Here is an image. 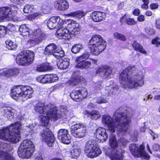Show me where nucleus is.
Returning <instances> with one entry per match:
<instances>
[{
    "label": "nucleus",
    "mask_w": 160,
    "mask_h": 160,
    "mask_svg": "<svg viewBox=\"0 0 160 160\" xmlns=\"http://www.w3.org/2000/svg\"><path fill=\"white\" fill-rule=\"evenodd\" d=\"M65 23L59 17H53L50 18L47 21V26L50 29L59 28L58 30L63 29Z\"/></svg>",
    "instance_id": "nucleus-14"
},
{
    "label": "nucleus",
    "mask_w": 160,
    "mask_h": 160,
    "mask_svg": "<svg viewBox=\"0 0 160 160\" xmlns=\"http://www.w3.org/2000/svg\"><path fill=\"white\" fill-rule=\"evenodd\" d=\"M149 133L153 137V138H156L157 137V135L153 132L152 130H150Z\"/></svg>",
    "instance_id": "nucleus-61"
},
{
    "label": "nucleus",
    "mask_w": 160,
    "mask_h": 160,
    "mask_svg": "<svg viewBox=\"0 0 160 160\" xmlns=\"http://www.w3.org/2000/svg\"><path fill=\"white\" fill-rule=\"evenodd\" d=\"M34 57L33 52L30 51H24L17 55L16 58V62L19 65H28L32 63Z\"/></svg>",
    "instance_id": "nucleus-9"
},
{
    "label": "nucleus",
    "mask_w": 160,
    "mask_h": 160,
    "mask_svg": "<svg viewBox=\"0 0 160 160\" xmlns=\"http://www.w3.org/2000/svg\"><path fill=\"white\" fill-rule=\"evenodd\" d=\"M48 78V83H50L58 81V78L56 74H47Z\"/></svg>",
    "instance_id": "nucleus-42"
},
{
    "label": "nucleus",
    "mask_w": 160,
    "mask_h": 160,
    "mask_svg": "<svg viewBox=\"0 0 160 160\" xmlns=\"http://www.w3.org/2000/svg\"><path fill=\"white\" fill-rule=\"evenodd\" d=\"M52 68L48 64H42L38 66L37 70L40 72H44L48 71L51 70Z\"/></svg>",
    "instance_id": "nucleus-34"
},
{
    "label": "nucleus",
    "mask_w": 160,
    "mask_h": 160,
    "mask_svg": "<svg viewBox=\"0 0 160 160\" xmlns=\"http://www.w3.org/2000/svg\"><path fill=\"white\" fill-rule=\"evenodd\" d=\"M107 66H104L99 67L96 71V73L101 75H103Z\"/></svg>",
    "instance_id": "nucleus-48"
},
{
    "label": "nucleus",
    "mask_w": 160,
    "mask_h": 160,
    "mask_svg": "<svg viewBox=\"0 0 160 160\" xmlns=\"http://www.w3.org/2000/svg\"><path fill=\"white\" fill-rule=\"evenodd\" d=\"M150 8L152 10L157 9L158 7V5L157 3H152L150 6Z\"/></svg>",
    "instance_id": "nucleus-56"
},
{
    "label": "nucleus",
    "mask_w": 160,
    "mask_h": 160,
    "mask_svg": "<svg viewBox=\"0 0 160 160\" xmlns=\"http://www.w3.org/2000/svg\"><path fill=\"white\" fill-rule=\"evenodd\" d=\"M6 28L3 26H0V37L4 36L6 32Z\"/></svg>",
    "instance_id": "nucleus-51"
},
{
    "label": "nucleus",
    "mask_w": 160,
    "mask_h": 160,
    "mask_svg": "<svg viewBox=\"0 0 160 160\" xmlns=\"http://www.w3.org/2000/svg\"><path fill=\"white\" fill-rule=\"evenodd\" d=\"M102 118V124L111 132H114L117 128L118 134L122 135L125 133L130 122V118L127 114L122 112L119 109L116 111L113 117L108 115H104Z\"/></svg>",
    "instance_id": "nucleus-1"
},
{
    "label": "nucleus",
    "mask_w": 160,
    "mask_h": 160,
    "mask_svg": "<svg viewBox=\"0 0 160 160\" xmlns=\"http://www.w3.org/2000/svg\"><path fill=\"white\" fill-rule=\"evenodd\" d=\"M86 125L83 123H77L71 126V132L75 137L82 138L85 136L86 134Z\"/></svg>",
    "instance_id": "nucleus-11"
},
{
    "label": "nucleus",
    "mask_w": 160,
    "mask_h": 160,
    "mask_svg": "<svg viewBox=\"0 0 160 160\" xmlns=\"http://www.w3.org/2000/svg\"><path fill=\"white\" fill-rule=\"evenodd\" d=\"M129 148L132 154L135 157H142L146 159H148L149 158V156L144 150V147L142 145L139 146L132 144L129 145Z\"/></svg>",
    "instance_id": "nucleus-13"
},
{
    "label": "nucleus",
    "mask_w": 160,
    "mask_h": 160,
    "mask_svg": "<svg viewBox=\"0 0 160 160\" xmlns=\"http://www.w3.org/2000/svg\"><path fill=\"white\" fill-rule=\"evenodd\" d=\"M132 47L135 50L138 51L143 54H146V52L142 47L136 41L133 42L132 44Z\"/></svg>",
    "instance_id": "nucleus-37"
},
{
    "label": "nucleus",
    "mask_w": 160,
    "mask_h": 160,
    "mask_svg": "<svg viewBox=\"0 0 160 160\" xmlns=\"http://www.w3.org/2000/svg\"><path fill=\"white\" fill-rule=\"evenodd\" d=\"M23 86H15L12 89L11 96L14 99H17L21 97L23 98Z\"/></svg>",
    "instance_id": "nucleus-23"
},
{
    "label": "nucleus",
    "mask_w": 160,
    "mask_h": 160,
    "mask_svg": "<svg viewBox=\"0 0 160 160\" xmlns=\"http://www.w3.org/2000/svg\"><path fill=\"white\" fill-rule=\"evenodd\" d=\"M153 99L157 100H160V94H158L155 95Z\"/></svg>",
    "instance_id": "nucleus-63"
},
{
    "label": "nucleus",
    "mask_w": 160,
    "mask_h": 160,
    "mask_svg": "<svg viewBox=\"0 0 160 160\" xmlns=\"http://www.w3.org/2000/svg\"><path fill=\"white\" fill-rule=\"evenodd\" d=\"M70 84L72 86L76 85L79 82V81L74 77H72L69 81Z\"/></svg>",
    "instance_id": "nucleus-53"
},
{
    "label": "nucleus",
    "mask_w": 160,
    "mask_h": 160,
    "mask_svg": "<svg viewBox=\"0 0 160 160\" xmlns=\"http://www.w3.org/2000/svg\"><path fill=\"white\" fill-rule=\"evenodd\" d=\"M45 53L46 54H52L57 58L63 57L64 52L62 48L60 47H57L54 43H51L48 45L45 48Z\"/></svg>",
    "instance_id": "nucleus-12"
},
{
    "label": "nucleus",
    "mask_w": 160,
    "mask_h": 160,
    "mask_svg": "<svg viewBox=\"0 0 160 160\" xmlns=\"http://www.w3.org/2000/svg\"><path fill=\"white\" fill-rule=\"evenodd\" d=\"M146 32L149 35L153 34L155 32L154 30L152 28H147L146 29Z\"/></svg>",
    "instance_id": "nucleus-55"
},
{
    "label": "nucleus",
    "mask_w": 160,
    "mask_h": 160,
    "mask_svg": "<svg viewBox=\"0 0 160 160\" xmlns=\"http://www.w3.org/2000/svg\"><path fill=\"white\" fill-rule=\"evenodd\" d=\"M89 56V53L88 52H87L77 58L76 60V61H85L84 60L88 58Z\"/></svg>",
    "instance_id": "nucleus-46"
},
{
    "label": "nucleus",
    "mask_w": 160,
    "mask_h": 160,
    "mask_svg": "<svg viewBox=\"0 0 160 160\" xmlns=\"http://www.w3.org/2000/svg\"><path fill=\"white\" fill-rule=\"evenodd\" d=\"M152 13L150 11L148 10L145 13V15L148 16H150L152 15Z\"/></svg>",
    "instance_id": "nucleus-62"
},
{
    "label": "nucleus",
    "mask_w": 160,
    "mask_h": 160,
    "mask_svg": "<svg viewBox=\"0 0 160 160\" xmlns=\"http://www.w3.org/2000/svg\"><path fill=\"white\" fill-rule=\"evenodd\" d=\"M35 160H43L42 156L41 155H39L35 158Z\"/></svg>",
    "instance_id": "nucleus-64"
},
{
    "label": "nucleus",
    "mask_w": 160,
    "mask_h": 160,
    "mask_svg": "<svg viewBox=\"0 0 160 160\" xmlns=\"http://www.w3.org/2000/svg\"><path fill=\"white\" fill-rule=\"evenodd\" d=\"M21 125V123L18 122L0 129V139L14 143L20 141L21 139L20 132Z\"/></svg>",
    "instance_id": "nucleus-4"
},
{
    "label": "nucleus",
    "mask_w": 160,
    "mask_h": 160,
    "mask_svg": "<svg viewBox=\"0 0 160 160\" xmlns=\"http://www.w3.org/2000/svg\"><path fill=\"white\" fill-rule=\"evenodd\" d=\"M58 138L62 143L66 144L70 143L71 139L68 134V131L65 129H62L58 132Z\"/></svg>",
    "instance_id": "nucleus-19"
},
{
    "label": "nucleus",
    "mask_w": 160,
    "mask_h": 160,
    "mask_svg": "<svg viewBox=\"0 0 160 160\" xmlns=\"http://www.w3.org/2000/svg\"><path fill=\"white\" fill-rule=\"evenodd\" d=\"M152 44L155 45L156 46H158L160 45V38L156 37L152 40Z\"/></svg>",
    "instance_id": "nucleus-52"
},
{
    "label": "nucleus",
    "mask_w": 160,
    "mask_h": 160,
    "mask_svg": "<svg viewBox=\"0 0 160 160\" xmlns=\"http://www.w3.org/2000/svg\"><path fill=\"white\" fill-rule=\"evenodd\" d=\"M139 13V10L138 9H135L133 12V14L135 16H138Z\"/></svg>",
    "instance_id": "nucleus-60"
},
{
    "label": "nucleus",
    "mask_w": 160,
    "mask_h": 160,
    "mask_svg": "<svg viewBox=\"0 0 160 160\" xmlns=\"http://www.w3.org/2000/svg\"><path fill=\"white\" fill-rule=\"evenodd\" d=\"M69 65V60L68 58H63L60 59L57 64L58 68L61 69H65L68 68Z\"/></svg>",
    "instance_id": "nucleus-27"
},
{
    "label": "nucleus",
    "mask_w": 160,
    "mask_h": 160,
    "mask_svg": "<svg viewBox=\"0 0 160 160\" xmlns=\"http://www.w3.org/2000/svg\"><path fill=\"white\" fill-rule=\"evenodd\" d=\"M41 7V12L30 15L28 17L29 19L32 20L37 18H39L44 14H47L50 12V8L48 5L42 4Z\"/></svg>",
    "instance_id": "nucleus-20"
},
{
    "label": "nucleus",
    "mask_w": 160,
    "mask_h": 160,
    "mask_svg": "<svg viewBox=\"0 0 160 160\" xmlns=\"http://www.w3.org/2000/svg\"><path fill=\"white\" fill-rule=\"evenodd\" d=\"M160 148L159 145L157 144H154L152 146L153 150L155 151H158Z\"/></svg>",
    "instance_id": "nucleus-58"
},
{
    "label": "nucleus",
    "mask_w": 160,
    "mask_h": 160,
    "mask_svg": "<svg viewBox=\"0 0 160 160\" xmlns=\"http://www.w3.org/2000/svg\"><path fill=\"white\" fill-rule=\"evenodd\" d=\"M37 7V6L36 5H32L28 4L25 6L23 11L25 13L30 14L36 9Z\"/></svg>",
    "instance_id": "nucleus-35"
},
{
    "label": "nucleus",
    "mask_w": 160,
    "mask_h": 160,
    "mask_svg": "<svg viewBox=\"0 0 160 160\" xmlns=\"http://www.w3.org/2000/svg\"><path fill=\"white\" fill-rule=\"evenodd\" d=\"M19 30L20 32H22V35L23 36H25L28 35V36H30V34H31L32 32V30H30L25 24L21 25L19 28Z\"/></svg>",
    "instance_id": "nucleus-32"
},
{
    "label": "nucleus",
    "mask_w": 160,
    "mask_h": 160,
    "mask_svg": "<svg viewBox=\"0 0 160 160\" xmlns=\"http://www.w3.org/2000/svg\"><path fill=\"white\" fill-rule=\"evenodd\" d=\"M83 113L87 117L93 120H97L101 116V114L98 111L94 110L91 112L85 110L83 111Z\"/></svg>",
    "instance_id": "nucleus-26"
},
{
    "label": "nucleus",
    "mask_w": 160,
    "mask_h": 160,
    "mask_svg": "<svg viewBox=\"0 0 160 160\" xmlns=\"http://www.w3.org/2000/svg\"><path fill=\"white\" fill-rule=\"evenodd\" d=\"M0 148L1 149H0V151H4L7 153H9L8 151L11 150L12 147L9 144L0 142Z\"/></svg>",
    "instance_id": "nucleus-38"
},
{
    "label": "nucleus",
    "mask_w": 160,
    "mask_h": 160,
    "mask_svg": "<svg viewBox=\"0 0 160 160\" xmlns=\"http://www.w3.org/2000/svg\"><path fill=\"white\" fill-rule=\"evenodd\" d=\"M138 21L139 22H142L145 20V17L144 15H141L139 16L137 18Z\"/></svg>",
    "instance_id": "nucleus-57"
},
{
    "label": "nucleus",
    "mask_w": 160,
    "mask_h": 160,
    "mask_svg": "<svg viewBox=\"0 0 160 160\" xmlns=\"http://www.w3.org/2000/svg\"><path fill=\"white\" fill-rule=\"evenodd\" d=\"M54 7L57 10L64 11L68 8L69 5L66 0H57L54 3Z\"/></svg>",
    "instance_id": "nucleus-24"
},
{
    "label": "nucleus",
    "mask_w": 160,
    "mask_h": 160,
    "mask_svg": "<svg viewBox=\"0 0 160 160\" xmlns=\"http://www.w3.org/2000/svg\"><path fill=\"white\" fill-rule=\"evenodd\" d=\"M86 13V12L82 11H79L71 12L69 14V15L70 16L76 17L79 18H81L85 15Z\"/></svg>",
    "instance_id": "nucleus-39"
},
{
    "label": "nucleus",
    "mask_w": 160,
    "mask_h": 160,
    "mask_svg": "<svg viewBox=\"0 0 160 160\" xmlns=\"http://www.w3.org/2000/svg\"><path fill=\"white\" fill-rule=\"evenodd\" d=\"M0 159L1 160H16L15 157L11 153H7L0 150Z\"/></svg>",
    "instance_id": "nucleus-30"
},
{
    "label": "nucleus",
    "mask_w": 160,
    "mask_h": 160,
    "mask_svg": "<svg viewBox=\"0 0 160 160\" xmlns=\"http://www.w3.org/2000/svg\"><path fill=\"white\" fill-rule=\"evenodd\" d=\"M36 111L42 115L40 116V120L43 126H47L51 119L54 121L63 117L67 112V109L63 107L60 111L57 110L56 107L51 104L45 106L43 103H39L35 107Z\"/></svg>",
    "instance_id": "nucleus-3"
},
{
    "label": "nucleus",
    "mask_w": 160,
    "mask_h": 160,
    "mask_svg": "<svg viewBox=\"0 0 160 160\" xmlns=\"http://www.w3.org/2000/svg\"><path fill=\"white\" fill-rule=\"evenodd\" d=\"M3 110L7 111L5 113H7V118L10 120H12L14 117L15 114H16V110L11 107H4Z\"/></svg>",
    "instance_id": "nucleus-28"
},
{
    "label": "nucleus",
    "mask_w": 160,
    "mask_h": 160,
    "mask_svg": "<svg viewBox=\"0 0 160 160\" xmlns=\"http://www.w3.org/2000/svg\"><path fill=\"white\" fill-rule=\"evenodd\" d=\"M118 143H121V145L122 146H124L126 144L128 143V141L125 139L122 138H120L118 142Z\"/></svg>",
    "instance_id": "nucleus-54"
},
{
    "label": "nucleus",
    "mask_w": 160,
    "mask_h": 160,
    "mask_svg": "<svg viewBox=\"0 0 160 160\" xmlns=\"http://www.w3.org/2000/svg\"><path fill=\"white\" fill-rule=\"evenodd\" d=\"M23 98H31L32 97L33 90L32 88L29 86H23Z\"/></svg>",
    "instance_id": "nucleus-29"
},
{
    "label": "nucleus",
    "mask_w": 160,
    "mask_h": 160,
    "mask_svg": "<svg viewBox=\"0 0 160 160\" xmlns=\"http://www.w3.org/2000/svg\"><path fill=\"white\" fill-rule=\"evenodd\" d=\"M156 27L157 28L160 29V18L156 20Z\"/></svg>",
    "instance_id": "nucleus-59"
},
{
    "label": "nucleus",
    "mask_w": 160,
    "mask_h": 160,
    "mask_svg": "<svg viewBox=\"0 0 160 160\" xmlns=\"http://www.w3.org/2000/svg\"><path fill=\"white\" fill-rule=\"evenodd\" d=\"M33 143L30 140H25L20 145L18 150V154L22 158H29L34 150Z\"/></svg>",
    "instance_id": "nucleus-7"
},
{
    "label": "nucleus",
    "mask_w": 160,
    "mask_h": 160,
    "mask_svg": "<svg viewBox=\"0 0 160 160\" xmlns=\"http://www.w3.org/2000/svg\"><path fill=\"white\" fill-rule=\"evenodd\" d=\"M84 48L83 46L80 44H77L74 45L72 47L71 51L72 53H76Z\"/></svg>",
    "instance_id": "nucleus-41"
},
{
    "label": "nucleus",
    "mask_w": 160,
    "mask_h": 160,
    "mask_svg": "<svg viewBox=\"0 0 160 160\" xmlns=\"http://www.w3.org/2000/svg\"><path fill=\"white\" fill-rule=\"evenodd\" d=\"M40 136L42 140L46 142L49 147L52 146L55 138L51 131L47 129H44L41 132Z\"/></svg>",
    "instance_id": "nucleus-15"
},
{
    "label": "nucleus",
    "mask_w": 160,
    "mask_h": 160,
    "mask_svg": "<svg viewBox=\"0 0 160 160\" xmlns=\"http://www.w3.org/2000/svg\"><path fill=\"white\" fill-rule=\"evenodd\" d=\"M106 97V95H102L97 99V103L99 104L107 103L108 101Z\"/></svg>",
    "instance_id": "nucleus-47"
},
{
    "label": "nucleus",
    "mask_w": 160,
    "mask_h": 160,
    "mask_svg": "<svg viewBox=\"0 0 160 160\" xmlns=\"http://www.w3.org/2000/svg\"><path fill=\"white\" fill-rule=\"evenodd\" d=\"M92 19L95 22H98L105 19V14L104 13L101 12H94L91 14Z\"/></svg>",
    "instance_id": "nucleus-25"
},
{
    "label": "nucleus",
    "mask_w": 160,
    "mask_h": 160,
    "mask_svg": "<svg viewBox=\"0 0 160 160\" xmlns=\"http://www.w3.org/2000/svg\"><path fill=\"white\" fill-rule=\"evenodd\" d=\"M18 9L16 6L0 8V21L6 18L14 19Z\"/></svg>",
    "instance_id": "nucleus-10"
},
{
    "label": "nucleus",
    "mask_w": 160,
    "mask_h": 160,
    "mask_svg": "<svg viewBox=\"0 0 160 160\" xmlns=\"http://www.w3.org/2000/svg\"><path fill=\"white\" fill-rule=\"evenodd\" d=\"M63 29L58 30L56 36L59 39H69L78 34L80 30L79 24L76 21L68 20L65 22Z\"/></svg>",
    "instance_id": "nucleus-5"
},
{
    "label": "nucleus",
    "mask_w": 160,
    "mask_h": 160,
    "mask_svg": "<svg viewBox=\"0 0 160 160\" xmlns=\"http://www.w3.org/2000/svg\"><path fill=\"white\" fill-rule=\"evenodd\" d=\"M124 151L121 149H109L105 152L106 155L110 158L111 160H122Z\"/></svg>",
    "instance_id": "nucleus-17"
},
{
    "label": "nucleus",
    "mask_w": 160,
    "mask_h": 160,
    "mask_svg": "<svg viewBox=\"0 0 160 160\" xmlns=\"http://www.w3.org/2000/svg\"><path fill=\"white\" fill-rule=\"evenodd\" d=\"M48 78L47 75H43L39 76L37 78V81L40 83L44 84L48 83Z\"/></svg>",
    "instance_id": "nucleus-40"
},
{
    "label": "nucleus",
    "mask_w": 160,
    "mask_h": 160,
    "mask_svg": "<svg viewBox=\"0 0 160 160\" xmlns=\"http://www.w3.org/2000/svg\"><path fill=\"white\" fill-rule=\"evenodd\" d=\"M125 22L127 24L130 25H135L137 22L133 18H127L125 20Z\"/></svg>",
    "instance_id": "nucleus-49"
},
{
    "label": "nucleus",
    "mask_w": 160,
    "mask_h": 160,
    "mask_svg": "<svg viewBox=\"0 0 160 160\" xmlns=\"http://www.w3.org/2000/svg\"><path fill=\"white\" fill-rule=\"evenodd\" d=\"M88 94L87 89L83 88L81 90H75L70 94L71 98L76 102H78L86 98Z\"/></svg>",
    "instance_id": "nucleus-18"
},
{
    "label": "nucleus",
    "mask_w": 160,
    "mask_h": 160,
    "mask_svg": "<svg viewBox=\"0 0 160 160\" xmlns=\"http://www.w3.org/2000/svg\"><path fill=\"white\" fill-rule=\"evenodd\" d=\"M27 128L26 129L28 131L30 132L31 134L36 132L35 127L33 124H30L27 126Z\"/></svg>",
    "instance_id": "nucleus-50"
},
{
    "label": "nucleus",
    "mask_w": 160,
    "mask_h": 160,
    "mask_svg": "<svg viewBox=\"0 0 160 160\" xmlns=\"http://www.w3.org/2000/svg\"><path fill=\"white\" fill-rule=\"evenodd\" d=\"M81 151V149L80 147L79 146H74V149L71 151V154L72 156V158H74L73 156L78 157L80 155Z\"/></svg>",
    "instance_id": "nucleus-36"
},
{
    "label": "nucleus",
    "mask_w": 160,
    "mask_h": 160,
    "mask_svg": "<svg viewBox=\"0 0 160 160\" xmlns=\"http://www.w3.org/2000/svg\"><path fill=\"white\" fill-rule=\"evenodd\" d=\"M95 134L96 138L102 142L106 141L108 138L106 129L102 128H98L96 130Z\"/></svg>",
    "instance_id": "nucleus-21"
},
{
    "label": "nucleus",
    "mask_w": 160,
    "mask_h": 160,
    "mask_svg": "<svg viewBox=\"0 0 160 160\" xmlns=\"http://www.w3.org/2000/svg\"><path fill=\"white\" fill-rule=\"evenodd\" d=\"M30 37L31 38L28 41V42L32 46L36 44L41 41L44 37L40 29L35 30L33 32L32 31Z\"/></svg>",
    "instance_id": "nucleus-16"
},
{
    "label": "nucleus",
    "mask_w": 160,
    "mask_h": 160,
    "mask_svg": "<svg viewBox=\"0 0 160 160\" xmlns=\"http://www.w3.org/2000/svg\"><path fill=\"white\" fill-rule=\"evenodd\" d=\"M84 151L85 155L91 158L98 157L102 153V151L98 145L94 141L91 140L86 142Z\"/></svg>",
    "instance_id": "nucleus-8"
},
{
    "label": "nucleus",
    "mask_w": 160,
    "mask_h": 160,
    "mask_svg": "<svg viewBox=\"0 0 160 160\" xmlns=\"http://www.w3.org/2000/svg\"><path fill=\"white\" fill-rule=\"evenodd\" d=\"M19 73V70L15 68L12 69L5 68L0 70V75L7 78L16 76Z\"/></svg>",
    "instance_id": "nucleus-22"
},
{
    "label": "nucleus",
    "mask_w": 160,
    "mask_h": 160,
    "mask_svg": "<svg viewBox=\"0 0 160 160\" xmlns=\"http://www.w3.org/2000/svg\"><path fill=\"white\" fill-rule=\"evenodd\" d=\"M77 63L76 67L83 69H87L91 65V62L88 61H76Z\"/></svg>",
    "instance_id": "nucleus-31"
},
{
    "label": "nucleus",
    "mask_w": 160,
    "mask_h": 160,
    "mask_svg": "<svg viewBox=\"0 0 160 160\" xmlns=\"http://www.w3.org/2000/svg\"><path fill=\"white\" fill-rule=\"evenodd\" d=\"M143 78L141 71L134 66H130L120 74V83L123 88H136L144 84Z\"/></svg>",
    "instance_id": "nucleus-2"
},
{
    "label": "nucleus",
    "mask_w": 160,
    "mask_h": 160,
    "mask_svg": "<svg viewBox=\"0 0 160 160\" xmlns=\"http://www.w3.org/2000/svg\"><path fill=\"white\" fill-rule=\"evenodd\" d=\"M112 71V68H111L107 66L103 74V77L104 78H107L110 77Z\"/></svg>",
    "instance_id": "nucleus-44"
},
{
    "label": "nucleus",
    "mask_w": 160,
    "mask_h": 160,
    "mask_svg": "<svg viewBox=\"0 0 160 160\" xmlns=\"http://www.w3.org/2000/svg\"><path fill=\"white\" fill-rule=\"evenodd\" d=\"M114 37L115 38L122 41H125L126 39V38L124 35L117 32L114 33Z\"/></svg>",
    "instance_id": "nucleus-45"
},
{
    "label": "nucleus",
    "mask_w": 160,
    "mask_h": 160,
    "mask_svg": "<svg viewBox=\"0 0 160 160\" xmlns=\"http://www.w3.org/2000/svg\"><path fill=\"white\" fill-rule=\"evenodd\" d=\"M109 143L111 147L114 148V149H117V147L118 143V142L117 141L116 136L115 135H112L110 137Z\"/></svg>",
    "instance_id": "nucleus-33"
},
{
    "label": "nucleus",
    "mask_w": 160,
    "mask_h": 160,
    "mask_svg": "<svg viewBox=\"0 0 160 160\" xmlns=\"http://www.w3.org/2000/svg\"><path fill=\"white\" fill-rule=\"evenodd\" d=\"M90 49L93 55H98L106 48V42L99 35H93L89 40Z\"/></svg>",
    "instance_id": "nucleus-6"
},
{
    "label": "nucleus",
    "mask_w": 160,
    "mask_h": 160,
    "mask_svg": "<svg viewBox=\"0 0 160 160\" xmlns=\"http://www.w3.org/2000/svg\"><path fill=\"white\" fill-rule=\"evenodd\" d=\"M6 43L7 48L9 50H14L17 47L15 42L11 41H7Z\"/></svg>",
    "instance_id": "nucleus-43"
}]
</instances>
